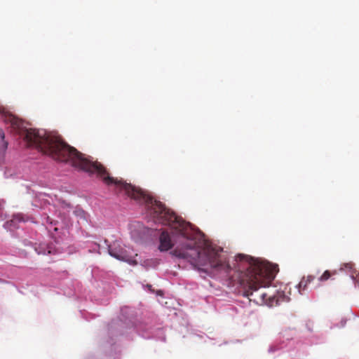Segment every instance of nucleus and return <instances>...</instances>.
I'll return each instance as SVG.
<instances>
[{"instance_id":"obj_1","label":"nucleus","mask_w":359,"mask_h":359,"mask_svg":"<svg viewBox=\"0 0 359 359\" xmlns=\"http://www.w3.org/2000/svg\"><path fill=\"white\" fill-rule=\"evenodd\" d=\"M106 184L116 185L131 198L144 203L155 223L168 225L174 230L182 239V243L172 251L173 255L188 259L193 264L209 265L216 271L224 272L229 279L245 290V292L256 291L271 285L279 271L277 264L241 254L236 255L229 264L226 257L210 246L199 249L200 231L140 188L111 177L107 172Z\"/></svg>"},{"instance_id":"obj_2","label":"nucleus","mask_w":359,"mask_h":359,"mask_svg":"<svg viewBox=\"0 0 359 359\" xmlns=\"http://www.w3.org/2000/svg\"><path fill=\"white\" fill-rule=\"evenodd\" d=\"M134 310L128 306H124L121 309L120 316L116 320H113L109 327L111 334H124L126 330L134 329L144 339H155L162 341H165V337L162 328L154 329L151 325L145 323L135 324L133 321Z\"/></svg>"},{"instance_id":"obj_3","label":"nucleus","mask_w":359,"mask_h":359,"mask_svg":"<svg viewBox=\"0 0 359 359\" xmlns=\"http://www.w3.org/2000/svg\"><path fill=\"white\" fill-rule=\"evenodd\" d=\"M249 302L257 305L273 307L283 302H288L290 298L285 293H241Z\"/></svg>"},{"instance_id":"obj_4","label":"nucleus","mask_w":359,"mask_h":359,"mask_svg":"<svg viewBox=\"0 0 359 359\" xmlns=\"http://www.w3.org/2000/svg\"><path fill=\"white\" fill-rule=\"evenodd\" d=\"M108 250L111 257L118 260L126 262L132 265H136L137 264V262L133 259V255L116 242L109 245Z\"/></svg>"},{"instance_id":"obj_5","label":"nucleus","mask_w":359,"mask_h":359,"mask_svg":"<svg viewBox=\"0 0 359 359\" xmlns=\"http://www.w3.org/2000/svg\"><path fill=\"white\" fill-rule=\"evenodd\" d=\"M0 114H4V121L6 123H9L11 126L17 130H20L22 126V122L19 118H16L13 115L9 114L6 111V109L4 106L0 104Z\"/></svg>"},{"instance_id":"obj_6","label":"nucleus","mask_w":359,"mask_h":359,"mask_svg":"<svg viewBox=\"0 0 359 359\" xmlns=\"http://www.w3.org/2000/svg\"><path fill=\"white\" fill-rule=\"evenodd\" d=\"M283 338L280 343L273 344L269 346L268 349L269 353H273L290 346L291 341L289 339V334L285 332Z\"/></svg>"},{"instance_id":"obj_7","label":"nucleus","mask_w":359,"mask_h":359,"mask_svg":"<svg viewBox=\"0 0 359 359\" xmlns=\"http://www.w3.org/2000/svg\"><path fill=\"white\" fill-rule=\"evenodd\" d=\"M159 241L160 245L158 248L161 251H167L171 249L173 246L170 235L165 231L161 233Z\"/></svg>"},{"instance_id":"obj_8","label":"nucleus","mask_w":359,"mask_h":359,"mask_svg":"<svg viewBox=\"0 0 359 359\" xmlns=\"http://www.w3.org/2000/svg\"><path fill=\"white\" fill-rule=\"evenodd\" d=\"M170 293H156V299L160 304L167 308L172 307L173 299L170 298Z\"/></svg>"},{"instance_id":"obj_9","label":"nucleus","mask_w":359,"mask_h":359,"mask_svg":"<svg viewBox=\"0 0 359 359\" xmlns=\"http://www.w3.org/2000/svg\"><path fill=\"white\" fill-rule=\"evenodd\" d=\"M24 222L25 219L21 215H14L13 219L6 222L5 226L7 229L12 231L13 229L18 228V223Z\"/></svg>"},{"instance_id":"obj_10","label":"nucleus","mask_w":359,"mask_h":359,"mask_svg":"<svg viewBox=\"0 0 359 359\" xmlns=\"http://www.w3.org/2000/svg\"><path fill=\"white\" fill-rule=\"evenodd\" d=\"M315 280V276L309 275L306 277H303L301 281L298 284L299 290H308V285Z\"/></svg>"},{"instance_id":"obj_11","label":"nucleus","mask_w":359,"mask_h":359,"mask_svg":"<svg viewBox=\"0 0 359 359\" xmlns=\"http://www.w3.org/2000/svg\"><path fill=\"white\" fill-rule=\"evenodd\" d=\"M337 273L335 271H330L329 270H326L324 271V273L318 278V282H325L327 281L328 279L332 278L333 276H334Z\"/></svg>"},{"instance_id":"obj_12","label":"nucleus","mask_w":359,"mask_h":359,"mask_svg":"<svg viewBox=\"0 0 359 359\" xmlns=\"http://www.w3.org/2000/svg\"><path fill=\"white\" fill-rule=\"evenodd\" d=\"M7 148V142L4 141V133L0 131V152H4Z\"/></svg>"},{"instance_id":"obj_13","label":"nucleus","mask_w":359,"mask_h":359,"mask_svg":"<svg viewBox=\"0 0 359 359\" xmlns=\"http://www.w3.org/2000/svg\"><path fill=\"white\" fill-rule=\"evenodd\" d=\"M96 294V296H95L94 297H96L99 299H101V302H97V304H107V300L105 299V294L106 293H101V292H99V293H95Z\"/></svg>"},{"instance_id":"obj_14","label":"nucleus","mask_w":359,"mask_h":359,"mask_svg":"<svg viewBox=\"0 0 359 359\" xmlns=\"http://www.w3.org/2000/svg\"><path fill=\"white\" fill-rule=\"evenodd\" d=\"M192 337H193V338H198V339H203L204 337H207L204 334H198V333H193Z\"/></svg>"},{"instance_id":"obj_15","label":"nucleus","mask_w":359,"mask_h":359,"mask_svg":"<svg viewBox=\"0 0 359 359\" xmlns=\"http://www.w3.org/2000/svg\"><path fill=\"white\" fill-rule=\"evenodd\" d=\"M4 215V209H3V207L0 205V219H3Z\"/></svg>"},{"instance_id":"obj_16","label":"nucleus","mask_w":359,"mask_h":359,"mask_svg":"<svg viewBox=\"0 0 359 359\" xmlns=\"http://www.w3.org/2000/svg\"><path fill=\"white\" fill-rule=\"evenodd\" d=\"M147 289H148L150 292H154V290H153L151 289V285H147Z\"/></svg>"},{"instance_id":"obj_17","label":"nucleus","mask_w":359,"mask_h":359,"mask_svg":"<svg viewBox=\"0 0 359 359\" xmlns=\"http://www.w3.org/2000/svg\"><path fill=\"white\" fill-rule=\"evenodd\" d=\"M345 324H346V320H342L341 322V326L344 327L345 325Z\"/></svg>"},{"instance_id":"obj_18","label":"nucleus","mask_w":359,"mask_h":359,"mask_svg":"<svg viewBox=\"0 0 359 359\" xmlns=\"http://www.w3.org/2000/svg\"><path fill=\"white\" fill-rule=\"evenodd\" d=\"M52 252L51 249L50 247L48 248V253L50 254Z\"/></svg>"}]
</instances>
